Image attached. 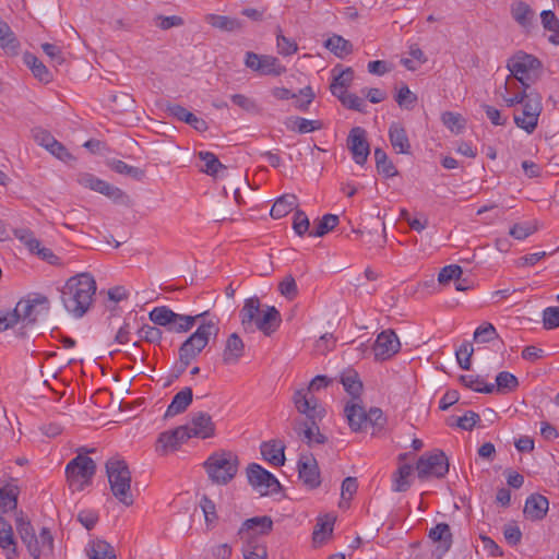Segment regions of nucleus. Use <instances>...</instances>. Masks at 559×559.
I'll return each instance as SVG.
<instances>
[{
  "instance_id": "obj_32",
  "label": "nucleus",
  "mask_w": 559,
  "mask_h": 559,
  "mask_svg": "<svg viewBox=\"0 0 559 559\" xmlns=\"http://www.w3.org/2000/svg\"><path fill=\"white\" fill-rule=\"evenodd\" d=\"M284 445L276 441L263 442L261 444V454L264 460L275 466H282L285 462Z\"/></svg>"
},
{
  "instance_id": "obj_29",
  "label": "nucleus",
  "mask_w": 559,
  "mask_h": 559,
  "mask_svg": "<svg viewBox=\"0 0 559 559\" xmlns=\"http://www.w3.org/2000/svg\"><path fill=\"white\" fill-rule=\"evenodd\" d=\"M428 537L433 542L438 543L437 549L441 554H445L450 550L453 537L450 526L447 523H438L435 527H431Z\"/></svg>"
},
{
  "instance_id": "obj_60",
  "label": "nucleus",
  "mask_w": 559,
  "mask_h": 559,
  "mask_svg": "<svg viewBox=\"0 0 559 559\" xmlns=\"http://www.w3.org/2000/svg\"><path fill=\"white\" fill-rule=\"evenodd\" d=\"M231 102L236 106L240 107L241 109H243L248 112L258 114L260 111V108H259L257 102L253 98L248 97L243 94L231 95Z\"/></svg>"
},
{
  "instance_id": "obj_8",
  "label": "nucleus",
  "mask_w": 559,
  "mask_h": 559,
  "mask_svg": "<svg viewBox=\"0 0 559 559\" xmlns=\"http://www.w3.org/2000/svg\"><path fill=\"white\" fill-rule=\"evenodd\" d=\"M416 471L421 480L430 477L443 478L449 472V460L443 451L435 450L418 459Z\"/></svg>"
},
{
  "instance_id": "obj_45",
  "label": "nucleus",
  "mask_w": 559,
  "mask_h": 559,
  "mask_svg": "<svg viewBox=\"0 0 559 559\" xmlns=\"http://www.w3.org/2000/svg\"><path fill=\"white\" fill-rule=\"evenodd\" d=\"M107 164L114 171L129 176L135 180H142L145 177V171L143 169L130 166L123 160L110 159Z\"/></svg>"
},
{
  "instance_id": "obj_13",
  "label": "nucleus",
  "mask_w": 559,
  "mask_h": 559,
  "mask_svg": "<svg viewBox=\"0 0 559 559\" xmlns=\"http://www.w3.org/2000/svg\"><path fill=\"white\" fill-rule=\"evenodd\" d=\"M75 181L80 186L104 194L115 202L121 201L126 197V193L120 188L115 187L90 173L82 171L76 174Z\"/></svg>"
},
{
  "instance_id": "obj_36",
  "label": "nucleus",
  "mask_w": 559,
  "mask_h": 559,
  "mask_svg": "<svg viewBox=\"0 0 559 559\" xmlns=\"http://www.w3.org/2000/svg\"><path fill=\"white\" fill-rule=\"evenodd\" d=\"M205 20L211 26L225 32H235L242 28V22L236 17L209 14Z\"/></svg>"
},
{
  "instance_id": "obj_5",
  "label": "nucleus",
  "mask_w": 559,
  "mask_h": 559,
  "mask_svg": "<svg viewBox=\"0 0 559 559\" xmlns=\"http://www.w3.org/2000/svg\"><path fill=\"white\" fill-rule=\"evenodd\" d=\"M95 449H79V454L66 466L67 481L73 491H81L92 483L96 473V463L82 453H93Z\"/></svg>"
},
{
  "instance_id": "obj_46",
  "label": "nucleus",
  "mask_w": 559,
  "mask_h": 559,
  "mask_svg": "<svg viewBox=\"0 0 559 559\" xmlns=\"http://www.w3.org/2000/svg\"><path fill=\"white\" fill-rule=\"evenodd\" d=\"M513 19L523 27H527L532 24L534 16L533 10L530 5L523 1H518L512 5L511 9Z\"/></svg>"
},
{
  "instance_id": "obj_17",
  "label": "nucleus",
  "mask_w": 559,
  "mask_h": 559,
  "mask_svg": "<svg viewBox=\"0 0 559 559\" xmlns=\"http://www.w3.org/2000/svg\"><path fill=\"white\" fill-rule=\"evenodd\" d=\"M319 421L309 423L308 420L298 419L293 423V429L308 445L323 444L326 442V437L320 432Z\"/></svg>"
},
{
  "instance_id": "obj_25",
  "label": "nucleus",
  "mask_w": 559,
  "mask_h": 559,
  "mask_svg": "<svg viewBox=\"0 0 559 559\" xmlns=\"http://www.w3.org/2000/svg\"><path fill=\"white\" fill-rule=\"evenodd\" d=\"M19 487L12 483L0 480V518L17 506Z\"/></svg>"
},
{
  "instance_id": "obj_59",
  "label": "nucleus",
  "mask_w": 559,
  "mask_h": 559,
  "mask_svg": "<svg viewBox=\"0 0 559 559\" xmlns=\"http://www.w3.org/2000/svg\"><path fill=\"white\" fill-rule=\"evenodd\" d=\"M441 119L443 124L452 132L460 133L464 128V120L459 114L445 111L442 114Z\"/></svg>"
},
{
  "instance_id": "obj_53",
  "label": "nucleus",
  "mask_w": 559,
  "mask_h": 559,
  "mask_svg": "<svg viewBox=\"0 0 559 559\" xmlns=\"http://www.w3.org/2000/svg\"><path fill=\"white\" fill-rule=\"evenodd\" d=\"M14 236L17 238L32 253L38 249L40 241L34 236L28 228L14 229Z\"/></svg>"
},
{
  "instance_id": "obj_12",
  "label": "nucleus",
  "mask_w": 559,
  "mask_h": 559,
  "mask_svg": "<svg viewBox=\"0 0 559 559\" xmlns=\"http://www.w3.org/2000/svg\"><path fill=\"white\" fill-rule=\"evenodd\" d=\"M522 105V112L514 114V122L519 128L531 134L536 129L538 118L543 110L542 97L538 94H535L530 96L527 102Z\"/></svg>"
},
{
  "instance_id": "obj_56",
  "label": "nucleus",
  "mask_w": 559,
  "mask_h": 559,
  "mask_svg": "<svg viewBox=\"0 0 559 559\" xmlns=\"http://www.w3.org/2000/svg\"><path fill=\"white\" fill-rule=\"evenodd\" d=\"M278 290L282 296H284L288 300H293L298 295V287L295 278L292 275H287L283 278V281L278 284Z\"/></svg>"
},
{
  "instance_id": "obj_41",
  "label": "nucleus",
  "mask_w": 559,
  "mask_h": 559,
  "mask_svg": "<svg viewBox=\"0 0 559 559\" xmlns=\"http://www.w3.org/2000/svg\"><path fill=\"white\" fill-rule=\"evenodd\" d=\"M0 46L2 49L12 53H15L20 47V43L11 27L2 20H0Z\"/></svg>"
},
{
  "instance_id": "obj_55",
  "label": "nucleus",
  "mask_w": 559,
  "mask_h": 559,
  "mask_svg": "<svg viewBox=\"0 0 559 559\" xmlns=\"http://www.w3.org/2000/svg\"><path fill=\"white\" fill-rule=\"evenodd\" d=\"M473 345L469 342L463 343L455 352L459 366L464 370H469L472 366Z\"/></svg>"
},
{
  "instance_id": "obj_58",
  "label": "nucleus",
  "mask_w": 559,
  "mask_h": 559,
  "mask_svg": "<svg viewBox=\"0 0 559 559\" xmlns=\"http://www.w3.org/2000/svg\"><path fill=\"white\" fill-rule=\"evenodd\" d=\"M337 99L348 109L365 112L366 104L364 99L358 97L356 94L346 92L341 97H337Z\"/></svg>"
},
{
  "instance_id": "obj_14",
  "label": "nucleus",
  "mask_w": 559,
  "mask_h": 559,
  "mask_svg": "<svg viewBox=\"0 0 559 559\" xmlns=\"http://www.w3.org/2000/svg\"><path fill=\"white\" fill-rule=\"evenodd\" d=\"M400 340L393 330H385L378 334L373 345V353L377 360H388L399 353Z\"/></svg>"
},
{
  "instance_id": "obj_6",
  "label": "nucleus",
  "mask_w": 559,
  "mask_h": 559,
  "mask_svg": "<svg viewBox=\"0 0 559 559\" xmlns=\"http://www.w3.org/2000/svg\"><path fill=\"white\" fill-rule=\"evenodd\" d=\"M508 70L525 88H530L542 74V62L533 55L519 51L508 60Z\"/></svg>"
},
{
  "instance_id": "obj_63",
  "label": "nucleus",
  "mask_w": 559,
  "mask_h": 559,
  "mask_svg": "<svg viewBox=\"0 0 559 559\" xmlns=\"http://www.w3.org/2000/svg\"><path fill=\"white\" fill-rule=\"evenodd\" d=\"M267 551L266 547L259 544L248 543L243 548L245 559H266Z\"/></svg>"
},
{
  "instance_id": "obj_44",
  "label": "nucleus",
  "mask_w": 559,
  "mask_h": 559,
  "mask_svg": "<svg viewBox=\"0 0 559 559\" xmlns=\"http://www.w3.org/2000/svg\"><path fill=\"white\" fill-rule=\"evenodd\" d=\"M288 129L299 133H310L321 129L322 124L318 120H309L301 117H292L286 122Z\"/></svg>"
},
{
  "instance_id": "obj_42",
  "label": "nucleus",
  "mask_w": 559,
  "mask_h": 559,
  "mask_svg": "<svg viewBox=\"0 0 559 559\" xmlns=\"http://www.w3.org/2000/svg\"><path fill=\"white\" fill-rule=\"evenodd\" d=\"M198 157L204 162V166L200 170L209 176L215 177L219 170L226 169V166L211 152L200 151Z\"/></svg>"
},
{
  "instance_id": "obj_26",
  "label": "nucleus",
  "mask_w": 559,
  "mask_h": 559,
  "mask_svg": "<svg viewBox=\"0 0 559 559\" xmlns=\"http://www.w3.org/2000/svg\"><path fill=\"white\" fill-rule=\"evenodd\" d=\"M245 354V344L237 333H231L225 344L223 362L225 365L237 364Z\"/></svg>"
},
{
  "instance_id": "obj_1",
  "label": "nucleus",
  "mask_w": 559,
  "mask_h": 559,
  "mask_svg": "<svg viewBox=\"0 0 559 559\" xmlns=\"http://www.w3.org/2000/svg\"><path fill=\"white\" fill-rule=\"evenodd\" d=\"M96 293V282L88 273L70 277L61 289V300L74 318H82L90 309Z\"/></svg>"
},
{
  "instance_id": "obj_48",
  "label": "nucleus",
  "mask_w": 559,
  "mask_h": 559,
  "mask_svg": "<svg viewBox=\"0 0 559 559\" xmlns=\"http://www.w3.org/2000/svg\"><path fill=\"white\" fill-rule=\"evenodd\" d=\"M413 471L412 465L403 464L399 467L393 477V490L396 492H404L411 487L408 477Z\"/></svg>"
},
{
  "instance_id": "obj_40",
  "label": "nucleus",
  "mask_w": 559,
  "mask_h": 559,
  "mask_svg": "<svg viewBox=\"0 0 559 559\" xmlns=\"http://www.w3.org/2000/svg\"><path fill=\"white\" fill-rule=\"evenodd\" d=\"M324 46L338 58H344L353 51L352 43L340 35L328 38Z\"/></svg>"
},
{
  "instance_id": "obj_9",
  "label": "nucleus",
  "mask_w": 559,
  "mask_h": 559,
  "mask_svg": "<svg viewBox=\"0 0 559 559\" xmlns=\"http://www.w3.org/2000/svg\"><path fill=\"white\" fill-rule=\"evenodd\" d=\"M247 478L261 496L277 492L281 489V484L275 476L257 463L248 465Z\"/></svg>"
},
{
  "instance_id": "obj_22",
  "label": "nucleus",
  "mask_w": 559,
  "mask_h": 559,
  "mask_svg": "<svg viewBox=\"0 0 559 559\" xmlns=\"http://www.w3.org/2000/svg\"><path fill=\"white\" fill-rule=\"evenodd\" d=\"M549 501L540 493H532L527 497L524 506V514L532 521L543 520L548 511Z\"/></svg>"
},
{
  "instance_id": "obj_47",
  "label": "nucleus",
  "mask_w": 559,
  "mask_h": 559,
  "mask_svg": "<svg viewBox=\"0 0 559 559\" xmlns=\"http://www.w3.org/2000/svg\"><path fill=\"white\" fill-rule=\"evenodd\" d=\"M376 166L379 173L383 174L386 178L397 175V170L393 163L389 159L386 153L381 148H374Z\"/></svg>"
},
{
  "instance_id": "obj_24",
  "label": "nucleus",
  "mask_w": 559,
  "mask_h": 559,
  "mask_svg": "<svg viewBox=\"0 0 559 559\" xmlns=\"http://www.w3.org/2000/svg\"><path fill=\"white\" fill-rule=\"evenodd\" d=\"M344 414L350 429L355 432L360 431L362 426L367 424V412L357 400H350L346 403Z\"/></svg>"
},
{
  "instance_id": "obj_23",
  "label": "nucleus",
  "mask_w": 559,
  "mask_h": 559,
  "mask_svg": "<svg viewBox=\"0 0 559 559\" xmlns=\"http://www.w3.org/2000/svg\"><path fill=\"white\" fill-rule=\"evenodd\" d=\"M389 139L397 154H411L412 146L405 128L400 122H392L389 128Z\"/></svg>"
},
{
  "instance_id": "obj_21",
  "label": "nucleus",
  "mask_w": 559,
  "mask_h": 559,
  "mask_svg": "<svg viewBox=\"0 0 559 559\" xmlns=\"http://www.w3.org/2000/svg\"><path fill=\"white\" fill-rule=\"evenodd\" d=\"M272 527L273 521L270 516H254L242 523L238 531V535L241 538H247L246 535H248V538L255 534L266 535L272 531Z\"/></svg>"
},
{
  "instance_id": "obj_38",
  "label": "nucleus",
  "mask_w": 559,
  "mask_h": 559,
  "mask_svg": "<svg viewBox=\"0 0 559 559\" xmlns=\"http://www.w3.org/2000/svg\"><path fill=\"white\" fill-rule=\"evenodd\" d=\"M260 300L258 297H250L246 299L245 305L240 311L241 324L245 329L251 326L252 322H255V319L260 313Z\"/></svg>"
},
{
  "instance_id": "obj_52",
  "label": "nucleus",
  "mask_w": 559,
  "mask_h": 559,
  "mask_svg": "<svg viewBox=\"0 0 559 559\" xmlns=\"http://www.w3.org/2000/svg\"><path fill=\"white\" fill-rule=\"evenodd\" d=\"M495 338H498L497 330L488 322L478 326L474 332V341L476 343H489Z\"/></svg>"
},
{
  "instance_id": "obj_50",
  "label": "nucleus",
  "mask_w": 559,
  "mask_h": 559,
  "mask_svg": "<svg viewBox=\"0 0 559 559\" xmlns=\"http://www.w3.org/2000/svg\"><path fill=\"white\" fill-rule=\"evenodd\" d=\"M338 216L334 214H325L318 222L316 228L310 231V236L312 237H322L329 231L333 230L338 225Z\"/></svg>"
},
{
  "instance_id": "obj_35",
  "label": "nucleus",
  "mask_w": 559,
  "mask_h": 559,
  "mask_svg": "<svg viewBox=\"0 0 559 559\" xmlns=\"http://www.w3.org/2000/svg\"><path fill=\"white\" fill-rule=\"evenodd\" d=\"M297 207V198L295 194H284L280 197L271 209V216L280 219Z\"/></svg>"
},
{
  "instance_id": "obj_30",
  "label": "nucleus",
  "mask_w": 559,
  "mask_h": 559,
  "mask_svg": "<svg viewBox=\"0 0 559 559\" xmlns=\"http://www.w3.org/2000/svg\"><path fill=\"white\" fill-rule=\"evenodd\" d=\"M336 70L337 68L332 70L333 80L330 84V91L333 96L341 97L352 85L354 80V71L352 68H346L345 70L336 73Z\"/></svg>"
},
{
  "instance_id": "obj_27",
  "label": "nucleus",
  "mask_w": 559,
  "mask_h": 559,
  "mask_svg": "<svg viewBox=\"0 0 559 559\" xmlns=\"http://www.w3.org/2000/svg\"><path fill=\"white\" fill-rule=\"evenodd\" d=\"M281 322V313L274 306H267L262 316L255 319L257 328L265 335L273 333Z\"/></svg>"
},
{
  "instance_id": "obj_39",
  "label": "nucleus",
  "mask_w": 559,
  "mask_h": 559,
  "mask_svg": "<svg viewBox=\"0 0 559 559\" xmlns=\"http://www.w3.org/2000/svg\"><path fill=\"white\" fill-rule=\"evenodd\" d=\"M7 312L9 319H12V326H14L20 319H29V321L34 322L35 318H32V316L36 312V307H34V304L25 299L20 300L12 311Z\"/></svg>"
},
{
  "instance_id": "obj_57",
  "label": "nucleus",
  "mask_w": 559,
  "mask_h": 559,
  "mask_svg": "<svg viewBox=\"0 0 559 559\" xmlns=\"http://www.w3.org/2000/svg\"><path fill=\"white\" fill-rule=\"evenodd\" d=\"M463 270L457 264L447 265L441 269L438 274V282L442 285L448 284L451 281L459 280L462 276Z\"/></svg>"
},
{
  "instance_id": "obj_54",
  "label": "nucleus",
  "mask_w": 559,
  "mask_h": 559,
  "mask_svg": "<svg viewBox=\"0 0 559 559\" xmlns=\"http://www.w3.org/2000/svg\"><path fill=\"white\" fill-rule=\"evenodd\" d=\"M138 335L141 340H144L152 344H158V343H160V341L163 338L162 330L155 325H148V324H143L138 330Z\"/></svg>"
},
{
  "instance_id": "obj_33",
  "label": "nucleus",
  "mask_w": 559,
  "mask_h": 559,
  "mask_svg": "<svg viewBox=\"0 0 559 559\" xmlns=\"http://www.w3.org/2000/svg\"><path fill=\"white\" fill-rule=\"evenodd\" d=\"M207 314V311H204L195 316L176 313V318H174V320L171 321V325L169 326L168 331L175 333H186L194 326L198 320L203 319Z\"/></svg>"
},
{
  "instance_id": "obj_18",
  "label": "nucleus",
  "mask_w": 559,
  "mask_h": 559,
  "mask_svg": "<svg viewBox=\"0 0 559 559\" xmlns=\"http://www.w3.org/2000/svg\"><path fill=\"white\" fill-rule=\"evenodd\" d=\"M190 438L191 436L189 433V426H179L173 430L164 431L159 435L156 450L158 451L159 448L163 452H166L167 450H177Z\"/></svg>"
},
{
  "instance_id": "obj_2",
  "label": "nucleus",
  "mask_w": 559,
  "mask_h": 559,
  "mask_svg": "<svg viewBox=\"0 0 559 559\" xmlns=\"http://www.w3.org/2000/svg\"><path fill=\"white\" fill-rule=\"evenodd\" d=\"M15 526L21 540L34 559L52 554L53 537L47 527H43L37 536L31 521L24 518L22 511L16 514Z\"/></svg>"
},
{
  "instance_id": "obj_64",
  "label": "nucleus",
  "mask_w": 559,
  "mask_h": 559,
  "mask_svg": "<svg viewBox=\"0 0 559 559\" xmlns=\"http://www.w3.org/2000/svg\"><path fill=\"white\" fill-rule=\"evenodd\" d=\"M90 559H117L110 545L107 543H98L92 549Z\"/></svg>"
},
{
  "instance_id": "obj_7",
  "label": "nucleus",
  "mask_w": 559,
  "mask_h": 559,
  "mask_svg": "<svg viewBox=\"0 0 559 559\" xmlns=\"http://www.w3.org/2000/svg\"><path fill=\"white\" fill-rule=\"evenodd\" d=\"M219 332L218 322L207 320L202 321L198 329L180 345L179 350L194 360L198 355L206 347L210 337H216Z\"/></svg>"
},
{
  "instance_id": "obj_16",
  "label": "nucleus",
  "mask_w": 559,
  "mask_h": 559,
  "mask_svg": "<svg viewBox=\"0 0 559 559\" xmlns=\"http://www.w3.org/2000/svg\"><path fill=\"white\" fill-rule=\"evenodd\" d=\"M347 147L350 151L355 163L364 165L370 153L369 143L366 138V130L361 127L353 128L347 138Z\"/></svg>"
},
{
  "instance_id": "obj_34",
  "label": "nucleus",
  "mask_w": 559,
  "mask_h": 559,
  "mask_svg": "<svg viewBox=\"0 0 559 559\" xmlns=\"http://www.w3.org/2000/svg\"><path fill=\"white\" fill-rule=\"evenodd\" d=\"M25 64L32 70V73L40 82L47 84L52 81V74L48 68L34 55H24Z\"/></svg>"
},
{
  "instance_id": "obj_37",
  "label": "nucleus",
  "mask_w": 559,
  "mask_h": 559,
  "mask_svg": "<svg viewBox=\"0 0 559 559\" xmlns=\"http://www.w3.org/2000/svg\"><path fill=\"white\" fill-rule=\"evenodd\" d=\"M341 382L345 389V391L352 395V400H358L360 392L362 390V383L359 380V376L357 371L353 369H348L344 371L341 376Z\"/></svg>"
},
{
  "instance_id": "obj_4",
  "label": "nucleus",
  "mask_w": 559,
  "mask_h": 559,
  "mask_svg": "<svg viewBox=\"0 0 559 559\" xmlns=\"http://www.w3.org/2000/svg\"><path fill=\"white\" fill-rule=\"evenodd\" d=\"M239 457L233 451L221 450L212 453L203 467L213 484L227 485L238 473Z\"/></svg>"
},
{
  "instance_id": "obj_62",
  "label": "nucleus",
  "mask_w": 559,
  "mask_h": 559,
  "mask_svg": "<svg viewBox=\"0 0 559 559\" xmlns=\"http://www.w3.org/2000/svg\"><path fill=\"white\" fill-rule=\"evenodd\" d=\"M543 323L547 330L559 328V307H548L543 311Z\"/></svg>"
},
{
  "instance_id": "obj_15",
  "label": "nucleus",
  "mask_w": 559,
  "mask_h": 559,
  "mask_svg": "<svg viewBox=\"0 0 559 559\" xmlns=\"http://www.w3.org/2000/svg\"><path fill=\"white\" fill-rule=\"evenodd\" d=\"M298 474L299 479L309 489H316L321 484L319 465L311 453L300 455L298 460Z\"/></svg>"
},
{
  "instance_id": "obj_28",
  "label": "nucleus",
  "mask_w": 559,
  "mask_h": 559,
  "mask_svg": "<svg viewBox=\"0 0 559 559\" xmlns=\"http://www.w3.org/2000/svg\"><path fill=\"white\" fill-rule=\"evenodd\" d=\"M192 401V389L189 386L183 388L173 397L170 404L166 409L164 417L169 418L183 413L190 406Z\"/></svg>"
},
{
  "instance_id": "obj_31",
  "label": "nucleus",
  "mask_w": 559,
  "mask_h": 559,
  "mask_svg": "<svg viewBox=\"0 0 559 559\" xmlns=\"http://www.w3.org/2000/svg\"><path fill=\"white\" fill-rule=\"evenodd\" d=\"M0 547L7 551V558L16 557V542L13 536L11 524L3 518H0Z\"/></svg>"
},
{
  "instance_id": "obj_49",
  "label": "nucleus",
  "mask_w": 559,
  "mask_h": 559,
  "mask_svg": "<svg viewBox=\"0 0 559 559\" xmlns=\"http://www.w3.org/2000/svg\"><path fill=\"white\" fill-rule=\"evenodd\" d=\"M519 386L518 378L508 371H501L496 377V390L499 393L513 392Z\"/></svg>"
},
{
  "instance_id": "obj_43",
  "label": "nucleus",
  "mask_w": 559,
  "mask_h": 559,
  "mask_svg": "<svg viewBox=\"0 0 559 559\" xmlns=\"http://www.w3.org/2000/svg\"><path fill=\"white\" fill-rule=\"evenodd\" d=\"M148 318L155 325L165 326L168 330L176 318V312L166 306H159L150 311Z\"/></svg>"
},
{
  "instance_id": "obj_20",
  "label": "nucleus",
  "mask_w": 559,
  "mask_h": 559,
  "mask_svg": "<svg viewBox=\"0 0 559 559\" xmlns=\"http://www.w3.org/2000/svg\"><path fill=\"white\" fill-rule=\"evenodd\" d=\"M167 112L177 120L186 122L198 132H205L209 129L207 122L203 118L197 117L181 105L169 104Z\"/></svg>"
},
{
  "instance_id": "obj_51",
  "label": "nucleus",
  "mask_w": 559,
  "mask_h": 559,
  "mask_svg": "<svg viewBox=\"0 0 559 559\" xmlns=\"http://www.w3.org/2000/svg\"><path fill=\"white\" fill-rule=\"evenodd\" d=\"M536 230V222L518 223L510 228L509 235L512 236L514 239L524 240L531 235H533Z\"/></svg>"
},
{
  "instance_id": "obj_11",
  "label": "nucleus",
  "mask_w": 559,
  "mask_h": 559,
  "mask_svg": "<svg viewBox=\"0 0 559 559\" xmlns=\"http://www.w3.org/2000/svg\"><path fill=\"white\" fill-rule=\"evenodd\" d=\"M293 403L298 413L306 416L305 420L313 423V420H321L325 416L324 407L319 403L318 399L310 395L305 389H298L293 395Z\"/></svg>"
},
{
  "instance_id": "obj_61",
  "label": "nucleus",
  "mask_w": 559,
  "mask_h": 559,
  "mask_svg": "<svg viewBox=\"0 0 559 559\" xmlns=\"http://www.w3.org/2000/svg\"><path fill=\"white\" fill-rule=\"evenodd\" d=\"M395 100L401 107L409 109L415 106L417 96L406 85H403L399 90Z\"/></svg>"
},
{
  "instance_id": "obj_3",
  "label": "nucleus",
  "mask_w": 559,
  "mask_h": 559,
  "mask_svg": "<svg viewBox=\"0 0 559 559\" xmlns=\"http://www.w3.org/2000/svg\"><path fill=\"white\" fill-rule=\"evenodd\" d=\"M105 467L114 497L126 507L132 506L134 497L131 492V472L127 462L114 456L106 462Z\"/></svg>"
},
{
  "instance_id": "obj_19",
  "label": "nucleus",
  "mask_w": 559,
  "mask_h": 559,
  "mask_svg": "<svg viewBox=\"0 0 559 559\" xmlns=\"http://www.w3.org/2000/svg\"><path fill=\"white\" fill-rule=\"evenodd\" d=\"M188 426L191 438L206 439L215 435V424L207 413L199 412L193 414Z\"/></svg>"
},
{
  "instance_id": "obj_10",
  "label": "nucleus",
  "mask_w": 559,
  "mask_h": 559,
  "mask_svg": "<svg viewBox=\"0 0 559 559\" xmlns=\"http://www.w3.org/2000/svg\"><path fill=\"white\" fill-rule=\"evenodd\" d=\"M245 64L250 70L261 75L280 76L286 72V67L281 61L270 55H258L252 51L246 52Z\"/></svg>"
}]
</instances>
